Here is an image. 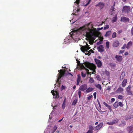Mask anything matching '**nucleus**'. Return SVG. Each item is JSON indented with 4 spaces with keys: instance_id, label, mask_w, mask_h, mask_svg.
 I'll return each mask as SVG.
<instances>
[{
    "instance_id": "nucleus-53",
    "label": "nucleus",
    "mask_w": 133,
    "mask_h": 133,
    "mask_svg": "<svg viewBox=\"0 0 133 133\" xmlns=\"http://www.w3.org/2000/svg\"><path fill=\"white\" fill-rule=\"evenodd\" d=\"M131 32L132 35H133V27L131 28Z\"/></svg>"
},
{
    "instance_id": "nucleus-6",
    "label": "nucleus",
    "mask_w": 133,
    "mask_h": 133,
    "mask_svg": "<svg viewBox=\"0 0 133 133\" xmlns=\"http://www.w3.org/2000/svg\"><path fill=\"white\" fill-rule=\"evenodd\" d=\"M130 8L129 6H124L123 8V11L128 13L130 11Z\"/></svg>"
},
{
    "instance_id": "nucleus-16",
    "label": "nucleus",
    "mask_w": 133,
    "mask_h": 133,
    "mask_svg": "<svg viewBox=\"0 0 133 133\" xmlns=\"http://www.w3.org/2000/svg\"><path fill=\"white\" fill-rule=\"evenodd\" d=\"M127 129L129 132H131L132 131H133V125L129 126L127 128Z\"/></svg>"
},
{
    "instance_id": "nucleus-3",
    "label": "nucleus",
    "mask_w": 133,
    "mask_h": 133,
    "mask_svg": "<svg viewBox=\"0 0 133 133\" xmlns=\"http://www.w3.org/2000/svg\"><path fill=\"white\" fill-rule=\"evenodd\" d=\"M86 45L82 46L81 45L80 46H81V50L84 53H85L86 50H88L91 48V47L89 46V45L87 43H86Z\"/></svg>"
},
{
    "instance_id": "nucleus-58",
    "label": "nucleus",
    "mask_w": 133,
    "mask_h": 133,
    "mask_svg": "<svg viewBox=\"0 0 133 133\" xmlns=\"http://www.w3.org/2000/svg\"><path fill=\"white\" fill-rule=\"evenodd\" d=\"M87 74H90V75H91V72H89V70L88 71H87Z\"/></svg>"
},
{
    "instance_id": "nucleus-18",
    "label": "nucleus",
    "mask_w": 133,
    "mask_h": 133,
    "mask_svg": "<svg viewBox=\"0 0 133 133\" xmlns=\"http://www.w3.org/2000/svg\"><path fill=\"white\" fill-rule=\"evenodd\" d=\"M103 124L102 123H100L99 124L95 127L96 130H98L101 128L103 126Z\"/></svg>"
},
{
    "instance_id": "nucleus-49",
    "label": "nucleus",
    "mask_w": 133,
    "mask_h": 133,
    "mask_svg": "<svg viewBox=\"0 0 133 133\" xmlns=\"http://www.w3.org/2000/svg\"><path fill=\"white\" fill-rule=\"evenodd\" d=\"M65 86H63V85H62L61 87V89L62 90H64L65 89Z\"/></svg>"
},
{
    "instance_id": "nucleus-37",
    "label": "nucleus",
    "mask_w": 133,
    "mask_h": 133,
    "mask_svg": "<svg viewBox=\"0 0 133 133\" xmlns=\"http://www.w3.org/2000/svg\"><path fill=\"white\" fill-rule=\"evenodd\" d=\"M81 74L82 76L83 77H84L86 76V73H84L83 72H81Z\"/></svg>"
},
{
    "instance_id": "nucleus-64",
    "label": "nucleus",
    "mask_w": 133,
    "mask_h": 133,
    "mask_svg": "<svg viewBox=\"0 0 133 133\" xmlns=\"http://www.w3.org/2000/svg\"><path fill=\"white\" fill-rule=\"evenodd\" d=\"M91 23V22H90V23H88L87 24V26H88Z\"/></svg>"
},
{
    "instance_id": "nucleus-56",
    "label": "nucleus",
    "mask_w": 133,
    "mask_h": 133,
    "mask_svg": "<svg viewBox=\"0 0 133 133\" xmlns=\"http://www.w3.org/2000/svg\"><path fill=\"white\" fill-rule=\"evenodd\" d=\"M102 43V42L101 41H100L99 42H98L97 43V44L98 45H99V44H101Z\"/></svg>"
},
{
    "instance_id": "nucleus-7",
    "label": "nucleus",
    "mask_w": 133,
    "mask_h": 133,
    "mask_svg": "<svg viewBox=\"0 0 133 133\" xmlns=\"http://www.w3.org/2000/svg\"><path fill=\"white\" fill-rule=\"evenodd\" d=\"M87 88V84H84L81 85L79 89V90L83 91L86 90Z\"/></svg>"
},
{
    "instance_id": "nucleus-43",
    "label": "nucleus",
    "mask_w": 133,
    "mask_h": 133,
    "mask_svg": "<svg viewBox=\"0 0 133 133\" xmlns=\"http://www.w3.org/2000/svg\"><path fill=\"white\" fill-rule=\"evenodd\" d=\"M109 28V25H106L104 27V30H106V29H108Z\"/></svg>"
},
{
    "instance_id": "nucleus-25",
    "label": "nucleus",
    "mask_w": 133,
    "mask_h": 133,
    "mask_svg": "<svg viewBox=\"0 0 133 133\" xmlns=\"http://www.w3.org/2000/svg\"><path fill=\"white\" fill-rule=\"evenodd\" d=\"M111 31H109L107 32L106 34H105V36L106 37H107L111 35Z\"/></svg>"
},
{
    "instance_id": "nucleus-52",
    "label": "nucleus",
    "mask_w": 133,
    "mask_h": 133,
    "mask_svg": "<svg viewBox=\"0 0 133 133\" xmlns=\"http://www.w3.org/2000/svg\"><path fill=\"white\" fill-rule=\"evenodd\" d=\"M87 133H93V131H91L90 130H89L87 132Z\"/></svg>"
},
{
    "instance_id": "nucleus-48",
    "label": "nucleus",
    "mask_w": 133,
    "mask_h": 133,
    "mask_svg": "<svg viewBox=\"0 0 133 133\" xmlns=\"http://www.w3.org/2000/svg\"><path fill=\"white\" fill-rule=\"evenodd\" d=\"M93 95L95 99H96V93L95 92L93 94Z\"/></svg>"
},
{
    "instance_id": "nucleus-45",
    "label": "nucleus",
    "mask_w": 133,
    "mask_h": 133,
    "mask_svg": "<svg viewBox=\"0 0 133 133\" xmlns=\"http://www.w3.org/2000/svg\"><path fill=\"white\" fill-rule=\"evenodd\" d=\"M127 45L125 44H124L123 46L121 48V49H125V48H126Z\"/></svg>"
},
{
    "instance_id": "nucleus-42",
    "label": "nucleus",
    "mask_w": 133,
    "mask_h": 133,
    "mask_svg": "<svg viewBox=\"0 0 133 133\" xmlns=\"http://www.w3.org/2000/svg\"><path fill=\"white\" fill-rule=\"evenodd\" d=\"M96 78L99 81H100L101 80V78L100 77V76L99 75H97L96 76Z\"/></svg>"
},
{
    "instance_id": "nucleus-19",
    "label": "nucleus",
    "mask_w": 133,
    "mask_h": 133,
    "mask_svg": "<svg viewBox=\"0 0 133 133\" xmlns=\"http://www.w3.org/2000/svg\"><path fill=\"white\" fill-rule=\"evenodd\" d=\"M123 90V88L121 87L119 88L117 90V92L118 93H122Z\"/></svg>"
},
{
    "instance_id": "nucleus-30",
    "label": "nucleus",
    "mask_w": 133,
    "mask_h": 133,
    "mask_svg": "<svg viewBox=\"0 0 133 133\" xmlns=\"http://www.w3.org/2000/svg\"><path fill=\"white\" fill-rule=\"evenodd\" d=\"M96 87L99 89V90H101V89L102 87L101 85L100 84H98L95 85Z\"/></svg>"
},
{
    "instance_id": "nucleus-15",
    "label": "nucleus",
    "mask_w": 133,
    "mask_h": 133,
    "mask_svg": "<svg viewBox=\"0 0 133 133\" xmlns=\"http://www.w3.org/2000/svg\"><path fill=\"white\" fill-rule=\"evenodd\" d=\"M121 20L122 21L126 22L129 21V19L128 18H127L125 17H121Z\"/></svg>"
},
{
    "instance_id": "nucleus-57",
    "label": "nucleus",
    "mask_w": 133,
    "mask_h": 133,
    "mask_svg": "<svg viewBox=\"0 0 133 133\" xmlns=\"http://www.w3.org/2000/svg\"><path fill=\"white\" fill-rule=\"evenodd\" d=\"M103 27H102L101 28H97V30L98 31H99L100 30H101L102 29H103Z\"/></svg>"
},
{
    "instance_id": "nucleus-36",
    "label": "nucleus",
    "mask_w": 133,
    "mask_h": 133,
    "mask_svg": "<svg viewBox=\"0 0 133 133\" xmlns=\"http://www.w3.org/2000/svg\"><path fill=\"white\" fill-rule=\"evenodd\" d=\"M86 52V53H85V55H88L89 56H90L91 54V53L90 52H89V51H87V50L85 51Z\"/></svg>"
},
{
    "instance_id": "nucleus-46",
    "label": "nucleus",
    "mask_w": 133,
    "mask_h": 133,
    "mask_svg": "<svg viewBox=\"0 0 133 133\" xmlns=\"http://www.w3.org/2000/svg\"><path fill=\"white\" fill-rule=\"evenodd\" d=\"M123 98L122 95H120L118 96V98L119 99H122Z\"/></svg>"
},
{
    "instance_id": "nucleus-44",
    "label": "nucleus",
    "mask_w": 133,
    "mask_h": 133,
    "mask_svg": "<svg viewBox=\"0 0 133 133\" xmlns=\"http://www.w3.org/2000/svg\"><path fill=\"white\" fill-rule=\"evenodd\" d=\"M76 3L78 5L80 3V0H76L75 2L74 3Z\"/></svg>"
},
{
    "instance_id": "nucleus-51",
    "label": "nucleus",
    "mask_w": 133,
    "mask_h": 133,
    "mask_svg": "<svg viewBox=\"0 0 133 133\" xmlns=\"http://www.w3.org/2000/svg\"><path fill=\"white\" fill-rule=\"evenodd\" d=\"M122 124H124V125H125L126 124V122H125L124 121H122L121 122Z\"/></svg>"
},
{
    "instance_id": "nucleus-12",
    "label": "nucleus",
    "mask_w": 133,
    "mask_h": 133,
    "mask_svg": "<svg viewBox=\"0 0 133 133\" xmlns=\"http://www.w3.org/2000/svg\"><path fill=\"white\" fill-rule=\"evenodd\" d=\"M131 87L129 86L127 89L126 91L128 95L133 96V94L131 91Z\"/></svg>"
},
{
    "instance_id": "nucleus-22",
    "label": "nucleus",
    "mask_w": 133,
    "mask_h": 133,
    "mask_svg": "<svg viewBox=\"0 0 133 133\" xmlns=\"http://www.w3.org/2000/svg\"><path fill=\"white\" fill-rule=\"evenodd\" d=\"M132 44V43L131 41H130L127 44V45L126 48L128 49L130 48V46H131Z\"/></svg>"
},
{
    "instance_id": "nucleus-40",
    "label": "nucleus",
    "mask_w": 133,
    "mask_h": 133,
    "mask_svg": "<svg viewBox=\"0 0 133 133\" xmlns=\"http://www.w3.org/2000/svg\"><path fill=\"white\" fill-rule=\"evenodd\" d=\"M80 29L81 30H82V31L85 30V29H86L85 26H83L82 27H81L80 28Z\"/></svg>"
},
{
    "instance_id": "nucleus-63",
    "label": "nucleus",
    "mask_w": 133,
    "mask_h": 133,
    "mask_svg": "<svg viewBox=\"0 0 133 133\" xmlns=\"http://www.w3.org/2000/svg\"><path fill=\"white\" fill-rule=\"evenodd\" d=\"M128 53L127 52H126L124 54V55H125V56L128 55Z\"/></svg>"
},
{
    "instance_id": "nucleus-1",
    "label": "nucleus",
    "mask_w": 133,
    "mask_h": 133,
    "mask_svg": "<svg viewBox=\"0 0 133 133\" xmlns=\"http://www.w3.org/2000/svg\"><path fill=\"white\" fill-rule=\"evenodd\" d=\"M98 36V32L96 28L90 29L88 28V31L86 32V37L91 39L92 41H94L96 37Z\"/></svg>"
},
{
    "instance_id": "nucleus-11",
    "label": "nucleus",
    "mask_w": 133,
    "mask_h": 133,
    "mask_svg": "<svg viewBox=\"0 0 133 133\" xmlns=\"http://www.w3.org/2000/svg\"><path fill=\"white\" fill-rule=\"evenodd\" d=\"M97 49L98 50V51L102 52L104 51V49L103 45H101L97 47Z\"/></svg>"
},
{
    "instance_id": "nucleus-23",
    "label": "nucleus",
    "mask_w": 133,
    "mask_h": 133,
    "mask_svg": "<svg viewBox=\"0 0 133 133\" xmlns=\"http://www.w3.org/2000/svg\"><path fill=\"white\" fill-rule=\"evenodd\" d=\"M127 83V79H124L122 83V86L124 87Z\"/></svg>"
},
{
    "instance_id": "nucleus-17",
    "label": "nucleus",
    "mask_w": 133,
    "mask_h": 133,
    "mask_svg": "<svg viewBox=\"0 0 133 133\" xmlns=\"http://www.w3.org/2000/svg\"><path fill=\"white\" fill-rule=\"evenodd\" d=\"M94 89V88H92L91 87H89L88 88H87L86 90L85 91L87 93H89L90 92L92 91Z\"/></svg>"
},
{
    "instance_id": "nucleus-9",
    "label": "nucleus",
    "mask_w": 133,
    "mask_h": 133,
    "mask_svg": "<svg viewBox=\"0 0 133 133\" xmlns=\"http://www.w3.org/2000/svg\"><path fill=\"white\" fill-rule=\"evenodd\" d=\"M118 121V119L116 118L112 121V122H108L107 123L109 125H112L117 123Z\"/></svg>"
},
{
    "instance_id": "nucleus-38",
    "label": "nucleus",
    "mask_w": 133,
    "mask_h": 133,
    "mask_svg": "<svg viewBox=\"0 0 133 133\" xmlns=\"http://www.w3.org/2000/svg\"><path fill=\"white\" fill-rule=\"evenodd\" d=\"M118 105H119L121 107H123V104L121 102H118Z\"/></svg>"
},
{
    "instance_id": "nucleus-31",
    "label": "nucleus",
    "mask_w": 133,
    "mask_h": 133,
    "mask_svg": "<svg viewBox=\"0 0 133 133\" xmlns=\"http://www.w3.org/2000/svg\"><path fill=\"white\" fill-rule=\"evenodd\" d=\"M77 99H75L74 100L72 103V105H75L77 103Z\"/></svg>"
},
{
    "instance_id": "nucleus-62",
    "label": "nucleus",
    "mask_w": 133,
    "mask_h": 133,
    "mask_svg": "<svg viewBox=\"0 0 133 133\" xmlns=\"http://www.w3.org/2000/svg\"><path fill=\"white\" fill-rule=\"evenodd\" d=\"M122 32V30H119V31L118 32V33L119 34L120 33H121Z\"/></svg>"
},
{
    "instance_id": "nucleus-34",
    "label": "nucleus",
    "mask_w": 133,
    "mask_h": 133,
    "mask_svg": "<svg viewBox=\"0 0 133 133\" xmlns=\"http://www.w3.org/2000/svg\"><path fill=\"white\" fill-rule=\"evenodd\" d=\"M89 130L93 131V128L92 125H90L89 127Z\"/></svg>"
},
{
    "instance_id": "nucleus-59",
    "label": "nucleus",
    "mask_w": 133,
    "mask_h": 133,
    "mask_svg": "<svg viewBox=\"0 0 133 133\" xmlns=\"http://www.w3.org/2000/svg\"><path fill=\"white\" fill-rule=\"evenodd\" d=\"M111 102H113L115 101V99L114 98H111Z\"/></svg>"
},
{
    "instance_id": "nucleus-26",
    "label": "nucleus",
    "mask_w": 133,
    "mask_h": 133,
    "mask_svg": "<svg viewBox=\"0 0 133 133\" xmlns=\"http://www.w3.org/2000/svg\"><path fill=\"white\" fill-rule=\"evenodd\" d=\"M103 104H104L107 107H108L109 109L111 111V107L108 105L105 102H104L103 103Z\"/></svg>"
},
{
    "instance_id": "nucleus-5",
    "label": "nucleus",
    "mask_w": 133,
    "mask_h": 133,
    "mask_svg": "<svg viewBox=\"0 0 133 133\" xmlns=\"http://www.w3.org/2000/svg\"><path fill=\"white\" fill-rule=\"evenodd\" d=\"M51 93L53 95V98L56 99L58 98L59 96V94L57 91H54V90H52Z\"/></svg>"
},
{
    "instance_id": "nucleus-10",
    "label": "nucleus",
    "mask_w": 133,
    "mask_h": 133,
    "mask_svg": "<svg viewBox=\"0 0 133 133\" xmlns=\"http://www.w3.org/2000/svg\"><path fill=\"white\" fill-rule=\"evenodd\" d=\"M104 4L101 2H99L97 4L95 5L96 6L99 7L101 9H102L104 7Z\"/></svg>"
},
{
    "instance_id": "nucleus-35",
    "label": "nucleus",
    "mask_w": 133,
    "mask_h": 133,
    "mask_svg": "<svg viewBox=\"0 0 133 133\" xmlns=\"http://www.w3.org/2000/svg\"><path fill=\"white\" fill-rule=\"evenodd\" d=\"M57 127L55 125L53 128V131L52 133H53L57 129Z\"/></svg>"
},
{
    "instance_id": "nucleus-50",
    "label": "nucleus",
    "mask_w": 133,
    "mask_h": 133,
    "mask_svg": "<svg viewBox=\"0 0 133 133\" xmlns=\"http://www.w3.org/2000/svg\"><path fill=\"white\" fill-rule=\"evenodd\" d=\"M92 97V96L91 95V96L88 97L87 98L88 99H90Z\"/></svg>"
},
{
    "instance_id": "nucleus-8",
    "label": "nucleus",
    "mask_w": 133,
    "mask_h": 133,
    "mask_svg": "<svg viewBox=\"0 0 133 133\" xmlns=\"http://www.w3.org/2000/svg\"><path fill=\"white\" fill-rule=\"evenodd\" d=\"M94 60L97 66L99 68L101 67L102 64V62L100 60L96 58H95Z\"/></svg>"
},
{
    "instance_id": "nucleus-60",
    "label": "nucleus",
    "mask_w": 133,
    "mask_h": 133,
    "mask_svg": "<svg viewBox=\"0 0 133 133\" xmlns=\"http://www.w3.org/2000/svg\"><path fill=\"white\" fill-rule=\"evenodd\" d=\"M91 0H89V1H88V2L87 3V4H86V6L91 1Z\"/></svg>"
},
{
    "instance_id": "nucleus-4",
    "label": "nucleus",
    "mask_w": 133,
    "mask_h": 133,
    "mask_svg": "<svg viewBox=\"0 0 133 133\" xmlns=\"http://www.w3.org/2000/svg\"><path fill=\"white\" fill-rule=\"evenodd\" d=\"M85 66L87 68L90 69H94V65L88 62H85L84 63Z\"/></svg>"
},
{
    "instance_id": "nucleus-29",
    "label": "nucleus",
    "mask_w": 133,
    "mask_h": 133,
    "mask_svg": "<svg viewBox=\"0 0 133 133\" xmlns=\"http://www.w3.org/2000/svg\"><path fill=\"white\" fill-rule=\"evenodd\" d=\"M114 106L116 108H117L118 106V102H116L114 104Z\"/></svg>"
},
{
    "instance_id": "nucleus-13",
    "label": "nucleus",
    "mask_w": 133,
    "mask_h": 133,
    "mask_svg": "<svg viewBox=\"0 0 133 133\" xmlns=\"http://www.w3.org/2000/svg\"><path fill=\"white\" fill-rule=\"evenodd\" d=\"M115 58L117 62H121L122 59L123 58L122 56H120L116 55L115 56Z\"/></svg>"
},
{
    "instance_id": "nucleus-47",
    "label": "nucleus",
    "mask_w": 133,
    "mask_h": 133,
    "mask_svg": "<svg viewBox=\"0 0 133 133\" xmlns=\"http://www.w3.org/2000/svg\"><path fill=\"white\" fill-rule=\"evenodd\" d=\"M78 95L79 96V98H80L81 97V90H79L78 91Z\"/></svg>"
},
{
    "instance_id": "nucleus-14",
    "label": "nucleus",
    "mask_w": 133,
    "mask_h": 133,
    "mask_svg": "<svg viewBox=\"0 0 133 133\" xmlns=\"http://www.w3.org/2000/svg\"><path fill=\"white\" fill-rule=\"evenodd\" d=\"M119 43L118 41L116 40L114 42L112 46L114 47H116L119 45Z\"/></svg>"
},
{
    "instance_id": "nucleus-33",
    "label": "nucleus",
    "mask_w": 133,
    "mask_h": 133,
    "mask_svg": "<svg viewBox=\"0 0 133 133\" xmlns=\"http://www.w3.org/2000/svg\"><path fill=\"white\" fill-rule=\"evenodd\" d=\"M81 67L82 69H84L86 71H88L89 70L85 68L83 64H82L81 65Z\"/></svg>"
},
{
    "instance_id": "nucleus-2",
    "label": "nucleus",
    "mask_w": 133,
    "mask_h": 133,
    "mask_svg": "<svg viewBox=\"0 0 133 133\" xmlns=\"http://www.w3.org/2000/svg\"><path fill=\"white\" fill-rule=\"evenodd\" d=\"M58 72H59L57 76V82H58L60 79L64 75L65 73V71L62 69L60 70H58Z\"/></svg>"
},
{
    "instance_id": "nucleus-41",
    "label": "nucleus",
    "mask_w": 133,
    "mask_h": 133,
    "mask_svg": "<svg viewBox=\"0 0 133 133\" xmlns=\"http://www.w3.org/2000/svg\"><path fill=\"white\" fill-rule=\"evenodd\" d=\"M116 32H114L113 34L112 35V37L113 38H114L116 36Z\"/></svg>"
},
{
    "instance_id": "nucleus-55",
    "label": "nucleus",
    "mask_w": 133,
    "mask_h": 133,
    "mask_svg": "<svg viewBox=\"0 0 133 133\" xmlns=\"http://www.w3.org/2000/svg\"><path fill=\"white\" fill-rule=\"evenodd\" d=\"M124 50H121L120 51H119V53L120 54H122V53H123L124 52Z\"/></svg>"
},
{
    "instance_id": "nucleus-28",
    "label": "nucleus",
    "mask_w": 133,
    "mask_h": 133,
    "mask_svg": "<svg viewBox=\"0 0 133 133\" xmlns=\"http://www.w3.org/2000/svg\"><path fill=\"white\" fill-rule=\"evenodd\" d=\"M117 20V15H116L114 18H113L112 20V23H114L116 22Z\"/></svg>"
},
{
    "instance_id": "nucleus-32",
    "label": "nucleus",
    "mask_w": 133,
    "mask_h": 133,
    "mask_svg": "<svg viewBox=\"0 0 133 133\" xmlns=\"http://www.w3.org/2000/svg\"><path fill=\"white\" fill-rule=\"evenodd\" d=\"M109 42H106V48L108 49H109Z\"/></svg>"
},
{
    "instance_id": "nucleus-20",
    "label": "nucleus",
    "mask_w": 133,
    "mask_h": 133,
    "mask_svg": "<svg viewBox=\"0 0 133 133\" xmlns=\"http://www.w3.org/2000/svg\"><path fill=\"white\" fill-rule=\"evenodd\" d=\"M78 77L77 79V83L76 84V85H79V82L81 81V77L79 75H78L77 76Z\"/></svg>"
},
{
    "instance_id": "nucleus-61",
    "label": "nucleus",
    "mask_w": 133,
    "mask_h": 133,
    "mask_svg": "<svg viewBox=\"0 0 133 133\" xmlns=\"http://www.w3.org/2000/svg\"><path fill=\"white\" fill-rule=\"evenodd\" d=\"M98 104L99 105V107L100 108H101V104H100V103H99V101H98Z\"/></svg>"
},
{
    "instance_id": "nucleus-39",
    "label": "nucleus",
    "mask_w": 133,
    "mask_h": 133,
    "mask_svg": "<svg viewBox=\"0 0 133 133\" xmlns=\"http://www.w3.org/2000/svg\"><path fill=\"white\" fill-rule=\"evenodd\" d=\"M125 72L124 71H123L121 74L120 76L121 77H122L123 78V77L125 76Z\"/></svg>"
},
{
    "instance_id": "nucleus-27",
    "label": "nucleus",
    "mask_w": 133,
    "mask_h": 133,
    "mask_svg": "<svg viewBox=\"0 0 133 133\" xmlns=\"http://www.w3.org/2000/svg\"><path fill=\"white\" fill-rule=\"evenodd\" d=\"M90 79L89 80V83H92L94 82V80L93 79L90 77H89Z\"/></svg>"
},
{
    "instance_id": "nucleus-24",
    "label": "nucleus",
    "mask_w": 133,
    "mask_h": 133,
    "mask_svg": "<svg viewBox=\"0 0 133 133\" xmlns=\"http://www.w3.org/2000/svg\"><path fill=\"white\" fill-rule=\"evenodd\" d=\"M66 100V98L65 97L63 101V104L62 105V108L63 109H64L65 107Z\"/></svg>"
},
{
    "instance_id": "nucleus-54",
    "label": "nucleus",
    "mask_w": 133,
    "mask_h": 133,
    "mask_svg": "<svg viewBox=\"0 0 133 133\" xmlns=\"http://www.w3.org/2000/svg\"><path fill=\"white\" fill-rule=\"evenodd\" d=\"M89 52H90L91 53V52L92 53H94V52L93 50H92V49H90L89 50Z\"/></svg>"
},
{
    "instance_id": "nucleus-21",
    "label": "nucleus",
    "mask_w": 133,
    "mask_h": 133,
    "mask_svg": "<svg viewBox=\"0 0 133 133\" xmlns=\"http://www.w3.org/2000/svg\"><path fill=\"white\" fill-rule=\"evenodd\" d=\"M115 8L114 7H111L110 10V11L111 12V15H112L115 13V10H114Z\"/></svg>"
}]
</instances>
